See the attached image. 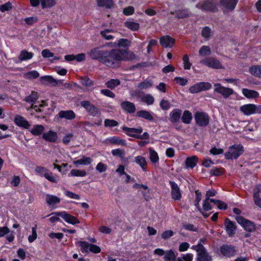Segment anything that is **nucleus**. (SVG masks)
<instances>
[{
    "label": "nucleus",
    "mask_w": 261,
    "mask_h": 261,
    "mask_svg": "<svg viewBox=\"0 0 261 261\" xmlns=\"http://www.w3.org/2000/svg\"><path fill=\"white\" fill-rule=\"evenodd\" d=\"M136 58L132 51L119 48L106 50L102 64L109 67L117 68L121 66L122 61H132Z\"/></svg>",
    "instance_id": "1"
},
{
    "label": "nucleus",
    "mask_w": 261,
    "mask_h": 261,
    "mask_svg": "<svg viewBox=\"0 0 261 261\" xmlns=\"http://www.w3.org/2000/svg\"><path fill=\"white\" fill-rule=\"evenodd\" d=\"M244 152L242 145H234L229 148L228 151L225 153V157L228 160L236 159L240 156Z\"/></svg>",
    "instance_id": "2"
},
{
    "label": "nucleus",
    "mask_w": 261,
    "mask_h": 261,
    "mask_svg": "<svg viewBox=\"0 0 261 261\" xmlns=\"http://www.w3.org/2000/svg\"><path fill=\"white\" fill-rule=\"evenodd\" d=\"M36 173L41 176H44L46 179L50 182L57 183L58 179L53 173L49 172V170L44 167L37 166L35 169Z\"/></svg>",
    "instance_id": "3"
},
{
    "label": "nucleus",
    "mask_w": 261,
    "mask_h": 261,
    "mask_svg": "<svg viewBox=\"0 0 261 261\" xmlns=\"http://www.w3.org/2000/svg\"><path fill=\"white\" fill-rule=\"evenodd\" d=\"M212 85L208 82L197 83L189 88V91L191 93L194 94L211 89Z\"/></svg>",
    "instance_id": "4"
},
{
    "label": "nucleus",
    "mask_w": 261,
    "mask_h": 261,
    "mask_svg": "<svg viewBox=\"0 0 261 261\" xmlns=\"http://www.w3.org/2000/svg\"><path fill=\"white\" fill-rule=\"evenodd\" d=\"M81 106L86 110L89 115L92 116H96L100 114V111L90 101L83 100L81 102Z\"/></svg>",
    "instance_id": "5"
},
{
    "label": "nucleus",
    "mask_w": 261,
    "mask_h": 261,
    "mask_svg": "<svg viewBox=\"0 0 261 261\" xmlns=\"http://www.w3.org/2000/svg\"><path fill=\"white\" fill-rule=\"evenodd\" d=\"M196 124L199 126H207L210 121L208 115L204 112H197L195 115Z\"/></svg>",
    "instance_id": "6"
},
{
    "label": "nucleus",
    "mask_w": 261,
    "mask_h": 261,
    "mask_svg": "<svg viewBox=\"0 0 261 261\" xmlns=\"http://www.w3.org/2000/svg\"><path fill=\"white\" fill-rule=\"evenodd\" d=\"M106 50H100L98 48H94L88 53V55L93 60H96L102 64L104 60Z\"/></svg>",
    "instance_id": "7"
},
{
    "label": "nucleus",
    "mask_w": 261,
    "mask_h": 261,
    "mask_svg": "<svg viewBox=\"0 0 261 261\" xmlns=\"http://www.w3.org/2000/svg\"><path fill=\"white\" fill-rule=\"evenodd\" d=\"M214 91L222 95L223 97L227 98L233 94V90L229 88L223 87L220 83L215 84L214 85Z\"/></svg>",
    "instance_id": "8"
},
{
    "label": "nucleus",
    "mask_w": 261,
    "mask_h": 261,
    "mask_svg": "<svg viewBox=\"0 0 261 261\" xmlns=\"http://www.w3.org/2000/svg\"><path fill=\"white\" fill-rule=\"evenodd\" d=\"M197 252L196 261H213L212 255L207 252L205 248H201L195 250Z\"/></svg>",
    "instance_id": "9"
},
{
    "label": "nucleus",
    "mask_w": 261,
    "mask_h": 261,
    "mask_svg": "<svg viewBox=\"0 0 261 261\" xmlns=\"http://www.w3.org/2000/svg\"><path fill=\"white\" fill-rule=\"evenodd\" d=\"M56 215L57 216H60L66 222L69 224L74 225L75 224H79L80 223V221L76 219V217L69 214H67L65 212H54L52 213L50 215Z\"/></svg>",
    "instance_id": "10"
},
{
    "label": "nucleus",
    "mask_w": 261,
    "mask_h": 261,
    "mask_svg": "<svg viewBox=\"0 0 261 261\" xmlns=\"http://www.w3.org/2000/svg\"><path fill=\"white\" fill-rule=\"evenodd\" d=\"M201 63L214 69H223V67L220 62L214 58H208L201 61Z\"/></svg>",
    "instance_id": "11"
},
{
    "label": "nucleus",
    "mask_w": 261,
    "mask_h": 261,
    "mask_svg": "<svg viewBox=\"0 0 261 261\" xmlns=\"http://www.w3.org/2000/svg\"><path fill=\"white\" fill-rule=\"evenodd\" d=\"M171 197L174 200H179L181 197L180 189L178 185L174 181H170Z\"/></svg>",
    "instance_id": "12"
},
{
    "label": "nucleus",
    "mask_w": 261,
    "mask_h": 261,
    "mask_svg": "<svg viewBox=\"0 0 261 261\" xmlns=\"http://www.w3.org/2000/svg\"><path fill=\"white\" fill-rule=\"evenodd\" d=\"M220 251L223 255L230 257L234 255L237 250L235 247L232 246L223 245L220 247Z\"/></svg>",
    "instance_id": "13"
},
{
    "label": "nucleus",
    "mask_w": 261,
    "mask_h": 261,
    "mask_svg": "<svg viewBox=\"0 0 261 261\" xmlns=\"http://www.w3.org/2000/svg\"><path fill=\"white\" fill-rule=\"evenodd\" d=\"M122 129L125 131L128 136L135 138H137L138 135L143 132V128L141 126L137 128H130L123 126L122 127Z\"/></svg>",
    "instance_id": "14"
},
{
    "label": "nucleus",
    "mask_w": 261,
    "mask_h": 261,
    "mask_svg": "<svg viewBox=\"0 0 261 261\" xmlns=\"http://www.w3.org/2000/svg\"><path fill=\"white\" fill-rule=\"evenodd\" d=\"M196 7L203 11H214L216 9V5L210 0L199 3L196 5Z\"/></svg>",
    "instance_id": "15"
},
{
    "label": "nucleus",
    "mask_w": 261,
    "mask_h": 261,
    "mask_svg": "<svg viewBox=\"0 0 261 261\" xmlns=\"http://www.w3.org/2000/svg\"><path fill=\"white\" fill-rule=\"evenodd\" d=\"M225 227L228 236H231L235 233L237 228L235 222L230 221L228 218H226Z\"/></svg>",
    "instance_id": "16"
},
{
    "label": "nucleus",
    "mask_w": 261,
    "mask_h": 261,
    "mask_svg": "<svg viewBox=\"0 0 261 261\" xmlns=\"http://www.w3.org/2000/svg\"><path fill=\"white\" fill-rule=\"evenodd\" d=\"M14 121L16 125L25 129H29L31 126V124L29 121L20 115L16 116Z\"/></svg>",
    "instance_id": "17"
},
{
    "label": "nucleus",
    "mask_w": 261,
    "mask_h": 261,
    "mask_svg": "<svg viewBox=\"0 0 261 261\" xmlns=\"http://www.w3.org/2000/svg\"><path fill=\"white\" fill-rule=\"evenodd\" d=\"M40 80L43 84L50 85L51 87H55L58 84V81L50 75L41 76Z\"/></svg>",
    "instance_id": "18"
},
{
    "label": "nucleus",
    "mask_w": 261,
    "mask_h": 261,
    "mask_svg": "<svg viewBox=\"0 0 261 261\" xmlns=\"http://www.w3.org/2000/svg\"><path fill=\"white\" fill-rule=\"evenodd\" d=\"M175 43V40L170 36L167 35L160 39V43L164 47H171Z\"/></svg>",
    "instance_id": "19"
},
{
    "label": "nucleus",
    "mask_w": 261,
    "mask_h": 261,
    "mask_svg": "<svg viewBox=\"0 0 261 261\" xmlns=\"http://www.w3.org/2000/svg\"><path fill=\"white\" fill-rule=\"evenodd\" d=\"M60 118H64L66 120H71L75 118V114L72 110L61 111L58 113Z\"/></svg>",
    "instance_id": "20"
},
{
    "label": "nucleus",
    "mask_w": 261,
    "mask_h": 261,
    "mask_svg": "<svg viewBox=\"0 0 261 261\" xmlns=\"http://www.w3.org/2000/svg\"><path fill=\"white\" fill-rule=\"evenodd\" d=\"M42 138L48 142H55L57 140L58 136L57 133L49 130L43 134Z\"/></svg>",
    "instance_id": "21"
},
{
    "label": "nucleus",
    "mask_w": 261,
    "mask_h": 261,
    "mask_svg": "<svg viewBox=\"0 0 261 261\" xmlns=\"http://www.w3.org/2000/svg\"><path fill=\"white\" fill-rule=\"evenodd\" d=\"M241 112L245 115H250L254 114V104H247L244 105L240 107Z\"/></svg>",
    "instance_id": "22"
},
{
    "label": "nucleus",
    "mask_w": 261,
    "mask_h": 261,
    "mask_svg": "<svg viewBox=\"0 0 261 261\" xmlns=\"http://www.w3.org/2000/svg\"><path fill=\"white\" fill-rule=\"evenodd\" d=\"M238 0H221V5L225 9L232 10L235 8Z\"/></svg>",
    "instance_id": "23"
},
{
    "label": "nucleus",
    "mask_w": 261,
    "mask_h": 261,
    "mask_svg": "<svg viewBox=\"0 0 261 261\" xmlns=\"http://www.w3.org/2000/svg\"><path fill=\"white\" fill-rule=\"evenodd\" d=\"M181 114V110L179 109H174L170 113V120L173 123L178 121Z\"/></svg>",
    "instance_id": "24"
},
{
    "label": "nucleus",
    "mask_w": 261,
    "mask_h": 261,
    "mask_svg": "<svg viewBox=\"0 0 261 261\" xmlns=\"http://www.w3.org/2000/svg\"><path fill=\"white\" fill-rule=\"evenodd\" d=\"M198 158L196 155L188 157L185 161L186 167L187 168H193L197 164Z\"/></svg>",
    "instance_id": "25"
},
{
    "label": "nucleus",
    "mask_w": 261,
    "mask_h": 261,
    "mask_svg": "<svg viewBox=\"0 0 261 261\" xmlns=\"http://www.w3.org/2000/svg\"><path fill=\"white\" fill-rule=\"evenodd\" d=\"M122 108L129 113H133L136 111L135 105L129 101H124L121 103Z\"/></svg>",
    "instance_id": "26"
},
{
    "label": "nucleus",
    "mask_w": 261,
    "mask_h": 261,
    "mask_svg": "<svg viewBox=\"0 0 261 261\" xmlns=\"http://www.w3.org/2000/svg\"><path fill=\"white\" fill-rule=\"evenodd\" d=\"M242 93L247 98H255L259 96V94L257 91L246 88L242 89Z\"/></svg>",
    "instance_id": "27"
},
{
    "label": "nucleus",
    "mask_w": 261,
    "mask_h": 261,
    "mask_svg": "<svg viewBox=\"0 0 261 261\" xmlns=\"http://www.w3.org/2000/svg\"><path fill=\"white\" fill-rule=\"evenodd\" d=\"M92 162V159L90 157H86L82 156L81 159L74 161L73 163L74 165L77 166L79 165H90Z\"/></svg>",
    "instance_id": "28"
},
{
    "label": "nucleus",
    "mask_w": 261,
    "mask_h": 261,
    "mask_svg": "<svg viewBox=\"0 0 261 261\" xmlns=\"http://www.w3.org/2000/svg\"><path fill=\"white\" fill-rule=\"evenodd\" d=\"M45 200L46 203L49 205H54L55 204L59 203L61 200L60 198H59L58 197L49 194H47L46 195Z\"/></svg>",
    "instance_id": "29"
},
{
    "label": "nucleus",
    "mask_w": 261,
    "mask_h": 261,
    "mask_svg": "<svg viewBox=\"0 0 261 261\" xmlns=\"http://www.w3.org/2000/svg\"><path fill=\"white\" fill-rule=\"evenodd\" d=\"M44 129L45 128L42 125L36 124L34 125L30 131L34 136H39L43 133Z\"/></svg>",
    "instance_id": "30"
},
{
    "label": "nucleus",
    "mask_w": 261,
    "mask_h": 261,
    "mask_svg": "<svg viewBox=\"0 0 261 261\" xmlns=\"http://www.w3.org/2000/svg\"><path fill=\"white\" fill-rule=\"evenodd\" d=\"M34 56V54L32 52H29L27 50L24 49L20 51L18 56L20 61H22L32 59Z\"/></svg>",
    "instance_id": "31"
},
{
    "label": "nucleus",
    "mask_w": 261,
    "mask_h": 261,
    "mask_svg": "<svg viewBox=\"0 0 261 261\" xmlns=\"http://www.w3.org/2000/svg\"><path fill=\"white\" fill-rule=\"evenodd\" d=\"M137 116L147 119L149 121H153V117L151 114L147 111L141 110L137 113Z\"/></svg>",
    "instance_id": "32"
},
{
    "label": "nucleus",
    "mask_w": 261,
    "mask_h": 261,
    "mask_svg": "<svg viewBox=\"0 0 261 261\" xmlns=\"http://www.w3.org/2000/svg\"><path fill=\"white\" fill-rule=\"evenodd\" d=\"M135 162L138 164L143 171L146 170L147 161L145 158L142 156H137L135 158Z\"/></svg>",
    "instance_id": "33"
},
{
    "label": "nucleus",
    "mask_w": 261,
    "mask_h": 261,
    "mask_svg": "<svg viewBox=\"0 0 261 261\" xmlns=\"http://www.w3.org/2000/svg\"><path fill=\"white\" fill-rule=\"evenodd\" d=\"M249 71L252 75L261 78V66H252L249 68Z\"/></svg>",
    "instance_id": "34"
},
{
    "label": "nucleus",
    "mask_w": 261,
    "mask_h": 261,
    "mask_svg": "<svg viewBox=\"0 0 261 261\" xmlns=\"http://www.w3.org/2000/svg\"><path fill=\"white\" fill-rule=\"evenodd\" d=\"M124 25L133 31H137L140 28V24L132 21H127L125 22Z\"/></svg>",
    "instance_id": "35"
},
{
    "label": "nucleus",
    "mask_w": 261,
    "mask_h": 261,
    "mask_svg": "<svg viewBox=\"0 0 261 261\" xmlns=\"http://www.w3.org/2000/svg\"><path fill=\"white\" fill-rule=\"evenodd\" d=\"M38 98V93L36 92L33 91L31 94L25 97L24 100L28 103H34L37 101Z\"/></svg>",
    "instance_id": "36"
},
{
    "label": "nucleus",
    "mask_w": 261,
    "mask_h": 261,
    "mask_svg": "<svg viewBox=\"0 0 261 261\" xmlns=\"http://www.w3.org/2000/svg\"><path fill=\"white\" fill-rule=\"evenodd\" d=\"M97 2L99 7H105L107 8H111L114 5L113 0H97Z\"/></svg>",
    "instance_id": "37"
},
{
    "label": "nucleus",
    "mask_w": 261,
    "mask_h": 261,
    "mask_svg": "<svg viewBox=\"0 0 261 261\" xmlns=\"http://www.w3.org/2000/svg\"><path fill=\"white\" fill-rule=\"evenodd\" d=\"M87 175V173L85 170H78V169H72L69 173L68 176H80L84 177Z\"/></svg>",
    "instance_id": "38"
},
{
    "label": "nucleus",
    "mask_w": 261,
    "mask_h": 261,
    "mask_svg": "<svg viewBox=\"0 0 261 261\" xmlns=\"http://www.w3.org/2000/svg\"><path fill=\"white\" fill-rule=\"evenodd\" d=\"M149 159L153 164L158 163L159 160L158 153L151 148L149 149Z\"/></svg>",
    "instance_id": "39"
},
{
    "label": "nucleus",
    "mask_w": 261,
    "mask_h": 261,
    "mask_svg": "<svg viewBox=\"0 0 261 261\" xmlns=\"http://www.w3.org/2000/svg\"><path fill=\"white\" fill-rule=\"evenodd\" d=\"M109 141L111 143L122 146H126V141L124 139H120L117 137H114L110 139Z\"/></svg>",
    "instance_id": "40"
},
{
    "label": "nucleus",
    "mask_w": 261,
    "mask_h": 261,
    "mask_svg": "<svg viewBox=\"0 0 261 261\" xmlns=\"http://www.w3.org/2000/svg\"><path fill=\"white\" fill-rule=\"evenodd\" d=\"M81 247V251L83 253H88L89 252L90 244L85 241H78L76 243Z\"/></svg>",
    "instance_id": "41"
},
{
    "label": "nucleus",
    "mask_w": 261,
    "mask_h": 261,
    "mask_svg": "<svg viewBox=\"0 0 261 261\" xmlns=\"http://www.w3.org/2000/svg\"><path fill=\"white\" fill-rule=\"evenodd\" d=\"M120 84V81L118 79H111L106 83L107 87L111 89H114Z\"/></svg>",
    "instance_id": "42"
},
{
    "label": "nucleus",
    "mask_w": 261,
    "mask_h": 261,
    "mask_svg": "<svg viewBox=\"0 0 261 261\" xmlns=\"http://www.w3.org/2000/svg\"><path fill=\"white\" fill-rule=\"evenodd\" d=\"M141 100L142 102H145L148 105L153 104L154 101V99L152 95L149 94H145L144 93Z\"/></svg>",
    "instance_id": "43"
},
{
    "label": "nucleus",
    "mask_w": 261,
    "mask_h": 261,
    "mask_svg": "<svg viewBox=\"0 0 261 261\" xmlns=\"http://www.w3.org/2000/svg\"><path fill=\"white\" fill-rule=\"evenodd\" d=\"M192 118V116L191 113L189 111H185L181 117V120L184 123L189 124L190 123Z\"/></svg>",
    "instance_id": "44"
},
{
    "label": "nucleus",
    "mask_w": 261,
    "mask_h": 261,
    "mask_svg": "<svg viewBox=\"0 0 261 261\" xmlns=\"http://www.w3.org/2000/svg\"><path fill=\"white\" fill-rule=\"evenodd\" d=\"M152 86V82L149 80H145L138 84L137 87L139 89H146Z\"/></svg>",
    "instance_id": "45"
},
{
    "label": "nucleus",
    "mask_w": 261,
    "mask_h": 261,
    "mask_svg": "<svg viewBox=\"0 0 261 261\" xmlns=\"http://www.w3.org/2000/svg\"><path fill=\"white\" fill-rule=\"evenodd\" d=\"M176 17L177 19L185 18L189 17L190 15L189 12L187 10H179L175 12Z\"/></svg>",
    "instance_id": "46"
},
{
    "label": "nucleus",
    "mask_w": 261,
    "mask_h": 261,
    "mask_svg": "<svg viewBox=\"0 0 261 261\" xmlns=\"http://www.w3.org/2000/svg\"><path fill=\"white\" fill-rule=\"evenodd\" d=\"M56 4L55 0H41L42 9L51 7Z\"/></svg>",
    "instance_id": "47"
},
{
    "label": "nucleus",
    "mask_w": 261,
    "mask_h": 261,
    "mask_svg": "<svg viewBox=\"0 0 261 261\" xmlns=\"http://www.w3.org/2000/svg\"><path fill=\"white\" fill-rule=\"evenodd\" d=\"M164 258L166 261H175L176 256L174 252L170 250L166 252Z\"/></svg>",
    "instance_id": "48"
},
{
    "label": "nucleus",
    "mask_w": 261,
    "mask_h": 261,
    "mask_svg": "<svg viewBox=\"0 0 261 261\" xmlns=\"http://www.w3.org/2000/svg\"><path fill=\"white\" fill-rule=\"evenodd\" d=\"M243 227L246 231L249 232H252L255 229V226L254 223L248 220Z\"/></svg>",
    "instance_id": "49"
},
{
    "label": "nucleus",
    "mask_w": 261,
    "mask_h": 261,
    "mask_svg": "<svg viewBox=\"0 0 261 261\" xmlns=\"http://www.w3.org/2000/svg\"><path fill=\"white\" fill-rule=\"evenodd\" d=\"M211 53L210 47L208 46H202L199 51V54L201 56L210 55Z\"/></svg>",
    "instance_id": "50"
},
{
    "label": "nucleus",
    "mask_w": 261,
    "mask_h": 261,
    "mask_svg": "<svg viewBox=\"0 0 261 261\" xmlns=\"http://www.w3.org/2000/svg\"><path fill=\"white\" fill-rule=\"evenodd\" d=\"M131 44V41L126 39H120L118 40L117 46L118 47H126L129 46Z\"/></svg>",
    "instance_id": "51"
},
{
    "label": "nucleus",
    "mask_w": 261,
    "mask_h": 261,
    "mask_svg": "<svg viewBox=\"0 0 261 261\" xmlns=\"http://www.w3.org/2000/svg\"><path fill=\"white\" fill-rule=\"evenodd\" d=\"M206 243V239L205 238H202L198 241V244L196 245H193L192 246L191 249L194 250H198V249L202 248H205L203 246V244H205Z\"/></svg>",
    "instance_id": "52"
},
{
    "label": "nucleus",
    "mask_w": 261,
    "mask_h": 261,
    "mask_svg": "<svg viewBox=\"0 0 261 261\" xmlns=\"http://www.w3.org/2000/svg\"><path fill=\"white\" fill-rule=\"evenodd\" d=\"M37 225H36L34 227H32V235H30L28 237V241L30 243L33 242L37 237Z\"/></svg>",
    "instance_id": "53"
},
{
    "label": "nucleus",
    "mask_w": 261,
    "mask_h": 261,
    "mask_svg": "<svg viewBox=\"0 0 261 261\" xmlns=\"http://www.w3.org/2000/svg\"><path fill=\"white\" fill-rule=\"evenodd\" d=\"M82 84L87 87H90L93 85V81L91 80L89 78L87 77H82L81 80Z\"/></svg>",
    "instance_id": "54"
},
{
    "label": "nucleus",
    "mask_w": 261,
    "mask_h": 261,
    "mask_svg": "<svg viewBox=\"0 0 261 261\" xmlns=\"http://www.w3.org/2000/svg\"><path fill=\"white\" fill-rule=\"evenodd\" d=\"M112 154L113 156H118L122 159L124 158L125 151L120 149H116L112 150Z\"/></svg>",
    "instance_id": "55"
},
{
    "label": "nucleus",
    "mask_w": 261,
    "mask_h": 261,
    "mask_svg": "<svg viewBox=\"0 0 261 261\" xmlns=\"http://www.w3.org/2000/svg\"><path fill=\"white\" fill-rule=\"evenodd\" d=\"M104 125L106 127H112L117 126L118 123L114 120L107 119L105 120Z\"/></svg>",
    "instance_id": "56"
},
{
    "label": "nucleus",
    "mask_w": 261,
    "mask_h": 261,
    "mask_svg": "<svg viewBox=\"0 0 261 261\" xmlns=\"http://www.w3.org/2000/svg\"><path fill=\"white\" fill-rule=\"evenodd\" d=\"M184 67L185 69L189 70L191 68V63L189 61V58L187 55H185L182 58Z\"/></svg>",
    "instance_id": "57"
},
{
    "label": "nucleus",
    "mask_w": 261,
    "mask_h": 261,
    "mask_svg": "<svg viewBox=\"0 0 261 261\" xmlns=\"http://www.w3.org/2000/svg\"><path fill=\"white\" fill-rule=\"evenodd\" d=\"M112 31V30L107 29L105 31L100 32V35L105 39L109 40L112 39L114 37L112 35L108 34L109 33Z\"/></svg>",
    "instance_id": "58"
},
{
    "label": "nucleus",
    "mask_w": 261,
    "mask_h": 261,
    "mask_svg": "<svg viewBox=\"0 0 261 261\" xmlns=\"http://www.w3.org/2000/svg\"><path fill=\"white\" fill-rule=\"evenodd\" d=\"M39 76V73L36 70L31 71L25 73V77L28 79H36Z\"/></svg>",
    "instance_id": "59"
},
{
    "label": "nucleus",
    "mask_w": 261,
    "mask_h": 261,
    "mask_svg": "<svg viewBox=\"0 0 261 261\" xmlns=\"http://www.w3.org/2000/svg\"><path fill=\"white\" fill-rule=\"evenodd\" d=\"M196 198L195 199V205L197 208H198L200 211H201L199 206V202L201 199V194L198 190L195 191Z\"/></svg>",
    "instance_id": "60"
},
{
    "label": "nucleus",
    "mask_w": 261,
    "mask_h": 261,
    "mask_svg": "<svg viewBox=\"0 0 261 261\" xmlns=\"http://www.w3.org/2000/svg\"><path fill=\"white\" fill-rule=\"evenodd\" d=\"M160 106L163 110H167L170 107V103L168 100L162 99L160 103Z\"/></svg>",
    "instance_id": "61"
},
{
    "label": "nucleus",
    "mask_w": 261,
    "mask_h": 261,
    "mask_svg": "<svg viewBox=\"0 0 261 261\" xmlns=\"http://www.w3.org/2000/svg\"><path fill=\"white\" fill-rule=\"evenodd\" d=\"M130 94L132 97H137L141 99L144 93L139 90H135L132 91Z\"/></svg>",
    "instance_id": "62"
},
{
    "label": "nucleus",
    "mask_w": 261,
    "mask_h": 261,
    "mask_svg": "<svg viewBox=\"0 0 261 261\" xmlns=\"http://www.w3.org/2000/svg\"><path fill=\"white\" fill-rule=\"evenodd\" d=\"M210 198H205V199L203 202V208L204 211H208L212 208V206H211L210 202Z\"/></svg>",
    "instance_id": "63"
},
{
    "label": "nucleus",
    "mask_w": 261,
    "mask_h": 261,
    "mask_svg": "<svg viewBox=\"0 0 261 261\" xmlns=\"http://www.w3.org/2000/svg\"><path fill=\"white\" fill-rule=\"evenodd\" d=\"M174 81H175L178 84L182 86L186 85L188 82L187 79L181 77H175Z\"/></svg>",
    "instance_id": "64"
}]
</instances>
